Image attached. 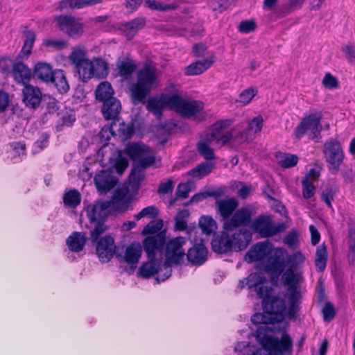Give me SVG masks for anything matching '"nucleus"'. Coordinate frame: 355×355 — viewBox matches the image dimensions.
<instances>
[{
    "instance_id": "aec40b11",
    "label": "nucleus",
    "mask_w": 355,
    "mask_h": 355,
    "mask_svg": "<svg viewBox=\"0 0 355 355\" xmlns=\"http://www.w3.org/2000/svg\"><path fill=\"white\" fill-rule=\"evenodd\" d=\"M240 137L244 141L252 140L256 134L260 132L263 126V118L261 116L252 119L250 122L241 123Z\"/></svg>"
},
{
    "instance_id": "2f4dec72",
    "label": "nucleus",
    "mask_w": 355,
    "mask_h": 355,
    "mask_svg": "<svg viewBox=\"0 0 355 355\" xmlns=\"http://www.w3.org/2000/svg\"><path fill=\"white\" fill-rule=\"evenodd\" d=\"M128 191H118L114 195L110 201H105L109 203V212L111 209L116 211H124L128 207V202L125 199Z\"/></svg>"
},
{
    "instance_id": "f257e3e1",
    "label": "nucleus",
    "mask_w": 355,
    "mask_h": 355,
    "mask_svg": "<svg viewBox=\"0 0 355 355\" xmlns=\"http://www.w3.org/2000/svg\"><path fill=\"white\" fill-rule=\"evenodd\" d=\"M269 333L266 327H258L253 335L261 347L241 341L236 344L234 350L243 355H286L293 352V341L288 334L284 333L279 338Z\"/></svg>"
},
{
    "instance_id": "37998d69",
    "label": "nucleus",
    "mask_w": 355,
    "mask_h": 355,
    "mask_svg": "<svg viewBox=\"0 0 355 355\" xmlns=\"http://www.w3.org/2000/svg\"><path fill=\"white\" fill-rule=\"evenodd\" d=\"M315 257V266L322 272L326 268L328 257L327 248L324 244L318 246Z\"/></svg>"
},
{
    "instance_id": "7ed1b4c3",
    "label": "nucleus",
    "mask_w": 355,
    "mask_h": 355,
    "mask_svg": "<svg viewBox=\"0 0 355 355\" xmlns=\"http://www.w3.org/2000/svg\"><path fill=\"white\" fill-rule=\"evenodd\" d=\"M187 240L184 237L178 236L165 241L164 243V256L166 261L163 265L164 272L163 275L159 274L156 278L157 282H164L168 279L172 272L171 265L179 264L186 256Z\"/></svg>"
},
{
    "instance_id": "0eeeda50",
    "label": "nucleus",
    "mask_w": 355,
    "mask_h": 355,
    "mask_svg": "<svg viewBox=\"0 0 355 355\" xmlns=\"http://www.w3.org/2000/svg\"><path fill=\"white\" fill-rule=\"evenodd\" d=\"M79 78L87 82L94 76L98 78H103L108 74L107 63L101 58H94L87 60L76 67Z\"/></svg>"
},
{
    "instance_id": "a878e982",
    "label": "nucleus",
    "mask_w": 355,
    "mask_h": 355,
    "mask_svg": "<svg viewBox=\"0 0 355 355\" xmlns=\"http://www.w3.org/2000/svg\"><path fill=\"white\" fill-rule=\"evenodd\" d=\"M121 110V103L116 98L105 101L102 106V113L106 120H113L115 121L116 119H118V115Z\"/></svg>"
},
{
    "instance_id": "ddd939ff",
    "label": "nucleus",
    "mask_w": 355,
    "mask_h": 355,
    "mask_svg": "<svg viewBox=\"0 0 355 355\" xmlns=\"http://www.w3.org/2000/svg\"><path fill=\"white\" fill-rule=\"evenodd\" d=\"M92 242L96 247V253L101 262H108L114 255L116 246L111 236H101Z\"/></svg>"
},
{
    "instance_id": "680f3d73",
    "label": "nucleus",
    "mask_w": 355,
    "mask_h": 355,
    "mask_svg": "<svg viewBox=\"0 0 355 355\" xmlns=\"http://www.w3.org/2000/svg\"><path fill=\"white\" fill-rule=\"evenodd\" d=\"M134 132L132 125L125 124L121 123L119 124V128L116 130V133L118 134L123 139H130Z\"/></svg>"
},
{
    "instance_id": "ea45409f",
    "label": "nucleus",
    "mask_w": 355,
    "mask_h": 355,
    "mask_svg": "<svg viewBox=\"0 0 355 355\" xmlns=\"http://www.w3.org/2000/svg\"><path fill=\"white\" fill-rule=\"evenodd\" d=\"M24 45L20 52V57L28 58V55L31 53L36 35L33 31H26L24 32Z\"/></svg>"
},
{
    "instance_id": "bf43d9fd",
    "label": "nucleus",
    "mask_w": 355,
    "mask_h": 355,
    "mask_svg": "<svg viewBox=\"0 0 355 355\" xmlns=\"http://www.w3.org/2000/svg\"><path fill=\"white\" fill-rule=\"evenodd\" d=\"M257 93V89L254 88H248L240 94L237 102L243 105H245L252 100Z\"/></svg>"
},
{
    "instance_id": "3c124183",
    "label": "nucleus",
    "mask_w": 355,
    "mask_h": 355,
    "mask_svg": "<svg viewBox=\"0 0 355 355\" xmlns=\"http://www.w3.org/2000/svg\"><path fill=\"white\" fill-rule=\"evenodd\" d=\"M145 6L151 10H156L159 11H166L174 10L176 6L174 3H166L162 1L156 0H146Z\"/></svg>"
},
{
    "instance_id": "69168bd1",
    "label": "nucleus",
    "mask_w": 355,
    "mask_h": 355,
    "mask_svg": "<svg viewBox=\"0 0 355 355\" xmlns=\"http://www.w3.org/2000/svg\"><path fill=\"white\" fill-rule=\"evenodd\" d=\"M103 220H99L96 222H94L95 223V227L94 230L91 232V241H94L97 239H99L102 234L106 230L107 227L104 225Z\"/></svg>"
},
{
    "instance_id": "052dcab7",
    "label": "nucleus",
    "mask_w": 355,
    "mask_h": 355,
    "mask_svg": "<svg viewBox=\"0 0 355 355\" xmlns=\"http://www.w3.org/2000/svg\"><path fill=\"white\" fill-rule=\"evenodd\" d=\"M302 196L305 199H309L313 197L315 193V187L313 183L309 181L307 179H302Z\"/></svg>"
},
{
    "instance_id": "864d4df0",
    "label": "nucleus",
    "mask_w": 355,
    "mask_h": 355,
    "mask_svg": "<svg viewBox=\"0 0 355 355\" xmlns=\"http://www.w3.org/2000/svg\"><path fill=\"white\" fill-rule=\"evenodd\" d=\"M137 67L131 62H121L118 64L119 75L125 79H128L135 71Z\"/></svg>"
},
{
    "instance_id": "13d9d810",
    "label": "nucleus",
    "mask_w": 355,
    "mask_h": 355,
    "mask_svg": "<svg viewBox=\"0 0 355 355\" xmlns=\"http://www.w3.org/2000/svg\"><path fill=\"white\" fill-rule=\"evenodd\" d=\"M159 214V209L154 205L146 207L141 210L135 216L137 220H139L142 218H155Z\"/></svg>"
},
{
    "instance_id": "f8f14e48",
    "label": "nucleus",
    "mask_w": 355,
    "mask_h": 355,
    "mask_svg": "<svg viewBox=\"0 0 355 355\" xmlns=\"http://www.w3.org/2000/svg\"><path fill=\"white\" fill-rule=\"evenodd\" d=\"M114 148L113 145L104 144L98 151V157H101L104 160H107L116 168L118 173H122L128 166V160L123 157L121 151L116 150V158H114L112 153Z\"/></svg>"
},
{
    "instance_id": "774afa93",
    "label": "nucleus",
    "mask_w": 355,
    "mask_h": 355,
    "mask_svg": "<svg viewBox=\"0 0 355 355\" xmlns=\"http://www.w3.org/2000/svg\"><path fill=\"white\" fill-rule=\"evenodd\" d=\"M264 279L259 274L252 273L246 278L245 284L249 288H257L260 283L263 282Z\"/></svg>"
},
{
    "instance_id": "412c9836",
    "label": "nucleus",
    "mask_w": 355,
    "mask_h": 355,
    "mask_svg": "<svg viewBox=\"0 0 355 355\" xmlns=\"http://www.w3.org/2000/svg\"><path fill=\"white\" fill-rule=\"evenodd\" d=\"M85 211L91 223L103 220L109 214V203L98 201L87 205Z\"/></svg>"
},
{
    "instance_id": "5fc2aeb1",
    "label": "nucleus",
    "mask_w": 355,
    "mask_h": 355,
    "mask_svg": "<svg viewBox=\"0 0 355 355\" xmlns=\"http://www.w3.org/2000/svg\"><path fill=\"white\" fill-rule=\"evenodd\" d=\"M189 216V212L188 210L183 209L180 211L175 218V230L179 231H183L187 229V218Z\"/></svg>"
},
{
    "instance_id": "8fccbe9b",
    "label": "nucleus",
    "mask_w": 355,
    "mask_h": 355,
    "mask_svg": "<svg viewBox=\"0 0 355 355\" xmlns=\"http://www.w3.org/2000/svg\"><path fill=\"white\" fill-rule=\"evenodd\" d=\"M305 257L300 252H297L288 256L286 263L288 268L297 270L304 262Z\"/></svg>"
},
{
    "instance_id": "c03bdc74",
    "label": "nucleus",
    "mask_w": 355,
    "mask_h": 355,
    "mask_svg": "<svg viewBox=\"0 0 355 355\" xmlns=\"http://www.w3.org/2000/svg\"><path fill=\"white\" fill-rule=\"evenodd\" d=\"M274 316L270 315V314L264 313H257L252 315L251 317V321L253 324H260L259 327L265 326L269 330L270 333L269 334L271 335L272 329L269 328L268 327V324L273 323L275 321Z\"/></svg>"
},
{
    "instance_id": "1a4fd4ad",
    "label": "nucleus",
    "mask_w": 355,
    "mask_h": 355,
    "mask_svg": "<svg viewBox=\"0 0 355 355\" xmlns=\"http://www.w3.org/2000/svg\"><path fill=\"white\" fill-rule=\"evenodd\" d=\"M204 103L201 101H189L174 94L173 110L187 118L195 117L202 120L200 112L204 108Z\"/></svg>"
},
{
    "instance_id": "a211bd4d",
    "label": "nucleus",
    "mask_w": 355,
    "mask_h": 355,
    "mask_svg": "<svg viewBox=\"0 0 355 355\" xmlns=\"http://www.w3.org/2000/svg\"><path fill=\"white\" fill-rule=\"evenodd\" d=\"M174 94L162 95L158 98H151L147 103V109L157 116L162 115V110L168 107L173 110Z\"/></svg>"
},
{
    "instance_id": "39448f33",
    "label": "nucleus",
    "mask_w": 355,
    "mask_h": 355,
    "mask_svg": "<svg viewBox=\"0 0 355 355\" xmlns=\"http://www.w3.org/2000/svg\"><path fill=\"white\" fill-rule=\"evenodd\" d=\"M321 112H314L303 117L300 123L294 130V135L296 138L300 139L305 134L308 133L312 139L320 138V132L322 129Z\"/></svg>"
},
{
    "instance_id": "6ab92c4d",
    "label": "nucleus",
    "mask_w": 355,
    "mask_h": 355,
    "mask_svg": "<svg viewBox=\"0 0 355 355\" xmlns=\"http://www.w3.org/2000/svg\"><path fill=\"white\" fill-rule=\"evenodd\" d=\"M164 243L165 236L162 232L147 236L143 241V246L148 258H156L157 252L163 248Z\"/></svg>"
},
{
    "instance_id": "58836bf2",
    "label": "nucleus",
    "mask_w": 355,
    "mask_h": 355,
    "mask_svg": "<svg viewBox=\"0 0 355 355\" xmlns=\"http://www.w3.org/2000/svg\"><path fill=\"white\" fill-rule=\"evenodd\" d=\"M275 157L278 164L284 168H288L297 165L299 158L297 155L286 153L277 152Z\"/></svg>"
},
{
    "instance_id": "0e129e2a",
    "label": "nucleus",
    "mask_w": 355,
    "mask_h": 355,
    "mask_svg": "<svg viewBox=\"0 0 355 355\" xmlns=\"http://www.w3.org/2000/svg\"><path fill=\"white\" fill-rule=\"evenodd\" d=\"M155 161V156L150 153V150L148 153H146L138 161L137 164V168H146L150 166H152Z\"/></svg>"
},
{
    "instance_id": "49530a36",
    "label": "nucleus",
    "mask_w": 355,
    "mask_h": 355,
    "mask_svg": "<svg viewBox=\"0 0 355 355\" xmlns=\"http://www.w3.org/2000/svg\"><path fill=\"white\" fill-rule=\"evenodd\" d=\"M213 166L209 163H202L188 172V175L193 178H202L209 174Z\"/></svg>"
},
{
    "instance_id": "f3484780",
    "label": "nucleus",
    "mask_w": 355,
    "mask_h": 355,
    "mask_svg": "<svg viewBox=\"0 0 355 355\" xmlns=\"http://www.w3.org/2000/svg\"><path fill=\"white\" fill-rule=\"evenodd\" d=\"M284 297L288 303L286 316L289 318H295L300 309L302 293L297 288H287Z\"/></svg>"
},
{
    "instance_id": "4d7b16f0",
    "label": "nucleus",
    "mask_w": 355,
    "mask_h": 355,
    "mask_svg": "<svg viewBox=\"0 0 355 355\" xmlns=\"http://www.w3.org/2000/svg\"><path fill=\"white\" fill-rule=\"evenodd\" d=\"M163 227V222L162 220H156L150 221L142 230L141 234L143 235H148L157 234Z\"/></svg>"
},
{
    "instance_id": "4be33fe9",
    "label": "nucleus",
    "mask_w": 355,
    "mask_h": 355,
    "mask_svg": "<svg viewBox=\"0 0 355 355\" xmlns=\"http://www.w3.org/2000/svg\"><path fill=\"white\" fill-rule=\"evenodd\" d=\"M231 243L234 251L245 250L252 241V233L246 229L235 230L230 234Z\"/></svg>"
},
{
    "instance_id": "e433bc0d",
    "label": "nucleus",
    "mask_w": 355,
    "mask_h": 355,
    "mask_svg": "<svg viewBox=\"0 0 355 355\" xmlns=\"http://www.w3.org/2000/svg\"><path fill=\"white\" fill-rule=\"evenodd\" d=\"M34 74L44 82H49L53 78L54 71L50 64L46 62H38L35 66Z\"/></svg>"
},
{
    "instance_id": "dca6fc26",
    "label": "nucleus",
    "mask_w": 355,
    "mask_h": 355,
    "mask_svg": "<svg viewBox=\"0 0 355 355\" xmlns=\"http://www.w3.org/2000/svg\"><path fill=\"white\" fill-rule=\"evenodd\" d=\"M142 246L138 242H134L126 247L123 253L117 254L120 261L128 263L131 270L137 268V263L141 257Z\"/></svg>"
},
{
    "instance_id": "f03ea898",
    "label": "nucleus",
    "mask_w": 355,
    "mask_h": 355,
    "mask_svg": "<svg viewBox=\"0 0 355 355\" xmlns=\"http://www.w3.org/2000/svg\"><path fill=\"white\" fill-rule=\"evenodd\" d=\"M286 254L287 250L284 248H274L268 241H259L250 248L244 259L248 263L261 261L257 268L277 278L284 272Z\"/></svg>"
},
{
    "instance_id": "9b49d317",
    "label": "nucleus",
    "mask_w": 355,
    "mask_h": 355,
    "mask_svg": "<svg viewBox=\"0 0 355 355\" xmlns=\"http://www.w3.org/2000/svg\"><path fill=\"white\" fill-rule=\"evenodd\" d=\"M255 211L253 207L246 206L237 209L232 216V218L226 220L223 227L227 232H232L239 227H246L250 225L252 217Z\"/></svg>"
},
{
    "instance_id": "2eb2a0df",
    "label": "nucleus",
    "mask_w": 355,
    "mask_h": 355,
    "mask_svg": "<svg viewBox=\"0 0 355 355\" xmlns=\"http://www.w3.org/2000/svg\"><path fill=\"white\" fill-rule=\"evenodd\" d=\"M61 31L71 37H79L83 33V24L80 19L71 16H59L55 18Z\"/></svg>"
},
{
    "instance_id": "338daca9",
    "label": "nucleus",
    "mask_w": 355,
    "mask_h": 355,
    "mask_svg": "<svg viewBox=\"0 0 355 355\" xmlns=\"http://www.w3.org/2000/svg\"><path fill=\"white\" fill-rule=\"evenodd\" d=\"M322 83L324 87L329 89H337L339 86L337 78L330 73H325Z\"/></svg>"
},
{
    "instance_id": "bb28decb",
    "label": "nucleus",
    "mask_w": 355,
    "mask_h": 355,
    "mask_svg": "<svg viewBox=\"0 0 355 355\" xmlns=\"http://www.w3.org/2000/svg\"><path fill=\"white\" fill-rule=\"evenodd\" d=\"M146 21V19L144 17H137L121 24L120 30L128 39H131L144 27Z\"/></svg>"
},
{
    "instance_id": "6e6552de",
    "label": "nucleus",
    "mask_w": 355,
    "mask_h": 355,
    "mask_svg": "<svg viewBox=\"0 0 355 355\" xmlns=\"http://www.w3.org/2000/svg\"><path fill=\"white\" fill-rule=\"evenodd\" d=\"M324 155L329 170L333 174H336L344 159V153L338 141L331 139L324 144Z\"/></svg>"
},
{
    "instance_id": "79ce46f5",
    "label": "nucleus",
    "mask_w": 355,
    "mask_h": 355,
    "mask_svg": "<svg viewBox=\"0 0 355 355\" xmlns=\"http://www.w3.org/2000/svg\"><path fill=\"white\" fill-rule=\"evenodd\" d=\"M50 81L54 83L58 90L61 93H65L69 89L64 71L62 70L54 71L53 78Z\"/></svg>"
},
{
    "instance_id": "72a5a7b5",
    "label": "nucleus",
    "mask_w": 355,
    "mask_h": 355,
    "mask_svg": "<svg viewBox=\"0 0 355 355\" xmlns=\"http://www.w3.org/2000/svg\"><path fill=\"white\" fill-rule=\"evenodd\" d=\"M150 151L149 147L141 143L129 144L125 149V153L134 162L138 161L146 153Z\"/></svg>"
},
{
    "instance_id": "20e7f679",
    "label": "nucleus",
    "mask_w": 355,
    "mask_h": 355,
    "mask_svg": "<svg viewBox=\"0 0 355 355\" xmlns=\"http://www.w3.org/2000/svg\"><path fill=\"white\" fill-rule=\"evenodd\" d=\"M157 74L155 69L145 67L137 71V80L130 84L129 90L134 103L142 101L155 85Z\"/></svg>"
},
{
    "instance_id": "b1692460",
    "label": "nucleus",
    "mask_w": 355,
    "mask_h": 355,
    "mask_svg": "<svg viewBox=\"0 0 355 355\" xmlns=\"http://www.w3.org/2000/svg\"><path fill=\"white\" fill-rule=\"evenodd\" d=\"M23 101L26 106L35 108L41 102L42 93L38 87L26 84L23 89Z\"/></svg>"
},
{
    "instance_id": "a19ab883",
    "label": "nucleus",
    "mask_w": 355,
    "mask_h": 355,
    "mask_svg": "<svg viewBox=\"0 0 355 355\" xmlns=\"http://www.w3.org/2000/svg\"><path fill=\"white\" fill-rule=\"evenodd\" d=\"M95 94L96 99L102 102H105V101H108L110 98H114L112 96L114 90L108 82H103L99 84L96 89Z\"/></svg>"
},
{
    "instance_id": "e2e57ef3",
    "label": "nucleus",
    "mask_w": 355,
    "mask_h": 355,
    "mask_svg": "<svg viewBox=\"0 0 355 355\" xmlns=\"http://www.w3.org/2000/svg\"><path fill=\"white\" fill-rule=\"evenodd\" d=\"M114 126H116L115 121H114L110 125V126H104L101 129L98 134V137H100L102 142L108 141L110 139L111 136L116 135Z\"/></svg>"
},
{
    "instance_id": "5701e85b",
    "label": "nucleus",
    "mask_w": 355,
    "mask_h": 355,
    "mask_svg": "<svg viewBox=\"0 0 355 355\" xmlns=\"http://www.w3.org/2000/svg\"><path fill=\"white\" fill-rule=\"evenodd\" d=\"M94 182L98 190L101 192L112 189L116 184V180L108 170L101 171L94 177Z\"/></svg>"
},
{
    "instance_id": "4468645a",
    "label": "nucleus",
    "mask_w": 355,
    "mask_h": 355,
    "mask_svg": "<svg viewBox=\"0 0 355 355\" xmlns=\"http://www.w3.org/2000/svg\"><path fill=\"white\" fill-rule=\"evenodd\" d=\"M262 308L264 312L274 316L276 321H282L284 314L286 315V306L283 299L271 296L262 300Z\"/></svg>"
},
{
    "instance_id": "7c9ffc66",
    "label": "nucleus",
    "mask_w": 355,
    "mask_h": 355,
    "mask_svg": "<svg viewBox=\"0 0 355 355\" xmlns=\"http://www.w3.org/2000/svg\"><path fill=\"white\" fill-rule=\"evenodd\" d=\"M214 57L211 56L203 60L196 61L185 68V74L187 76H196L202 73L209 69L214 62Z\"/></svg>"
},
{
    "instance_id": "cd10ccee",
    "label": "nucleus",
    "mask_w": 355,
    "mask_h": 355,
    "mask_svg": "<svg viewBox=\"0 0 355 355\" xmlns=\"http://www.w3.org/2000/svg\"><path fill=\"white\" fill-rule=\"evenodd\" d=\"M207 254V249L202 244H198L189 249L186 255L193 264L201 265L206 261Z\"/></svg>"
},
{
    "instance_id": "a18cd8bd",
    "label": "nucleus",
    "mask_w": 355,
    "mask_h": 355,
    "mask_svg": "<svg viewBox=\"0 0 355 355\" xmlns=\"http://www.w3.org/2000/svg\"><path fill=\"white\" fill-rule=\"evenodd\" d=\"M80 194L75 189L66 192L63 196L64 203L70 207H76L80 203Z\"/></svg>"
},
{
    "instance_id": "4c0bfd02",
    "label": "nucleus",
    "mask_w": 355,
    "mask_h": 355,
    "mask_svg": "<svg viewBox=\"0 0 355 355\" xmlns=\"http://www.w3.org/2000/svg\"><path fill=\"white\" fill-rule=\"evenodd\" d=\"M282 280L287 288H297V285L302 280V275L300 272H295L292 268H288L283 273Z\"/></svg>"
},
{
    "instance_id": "c756f323",
    "label": "nucleus",
    "mask_w": 355,
    "mask_h": 355,
    "mask_svg": "<svg viewBox=\"0 0 355 355\" xmlns=\"http://www.w3.org/2000/svg\"><path fill=\"white\" fill-rule=\"evenodd\" d=\"M12 73L15 81L24 85L28 84L31 78L30 69L20 62L14 64Z\"/></svg>"
},
{
    "instance_id": "09e8293b",
    "label": "nucleus",
    "mask_w": 355,
    "mask_h": 355,
    "mask_svg": "<svg viewBox=\"0 0 355 355\" xmlns=\"http://www.w3.org/2000/svg\"><path fill=\"white\" fill-rule=\"evenodd\" d=\"M199 226L202 232L207 235L211 234L216 227L215 220L208 216H202L200 218Z\"/></svg>"
},
{
    "instance_id": "de8ad7c7",
    "label": "nucleus",
    "mask_w": 355,
    "mask_h": 355,
    "mask_svg": "<svg viewBox=\"0 0 355 355\" xmlns=\"http://www.w3.org/2000/svg\"><path fill=\"white\" fill-rule=\"evenodd\" d=\"M209 143L206 140L200 141L197 145V149L199 154L207 160H212L215 159V155L213 149L210 147Z\"/></svg>"
},
{
    "instance_id": "423d86ee",
    "label": "nucleus",
    "mask_w": 355,
    "mask_h": 355,
    "mask_svg": "<svg viewBox=\"0 0 355 355\" xmlns=\"http://www.w3.org/2000/svg\"><path fill=\"white\" fill-rule=\"evenodd\" d=\"M250 228L261 238H268L283 232L286 227L283 223H273L268 215H260L252 221Z\"/></svg>"
},
{
    "instance_id": "393cba45",
    "label": "nucleus",
    "mask_w": 355,
    "mask_h": 355,
    "mask_svg": "<svg viewBox=\"0 0 355 355\" xmlns=\"http://www.w3.org/2000/svg\"><path fill=\"white\" fill-rule=\"evenodd\" d=\"M230 232H222L217 235L211 241L214 252L218 254H225L233 250L231 243Z\"/></svg>"
},
{
    "instance_id": "603ef678",
    "label": "nucleus",
    "mask_w": 355,
    "mask_h": 355,
    "mask_svg": "<svg viewBox=\"0 0 355 355\" xmlns=\"http://www.w3.org/2000/svg\"><path fill=\"white\" fill-rule=\"evenodd\" d=\"M69 60L77 67L88 59L86 58V51L79 47H76L73 49L72 52L69 55Z\"/></svg>"
},
{
    "instance_id": "c9c22d12",
    "label": "nucleus",
    "mask_w": 355,
    "mask_h": 355,
    "mask_svg": "<svg viewBox=\"0 0 355 355\" xmlns=\"http://www.w3.org/2000/svg\"><path fill=\"white\" fill-rule=\"evenodd\" d=\"M102 0H62L59 5L60 10L67 8L80 9L99 3Z\"/></svg>"
},
{
    "instance_id": "9d476101",
    "label": "nucleus",
    "mask_w": 355,
    "mask_h": 355,
    "mask_svg": "<svg viewBox=\"0 0 355 355\" xmlns=\"http://www.w3.org/2000/svg\"><path fill=\"white\" fill-rule=\"evenodd\" d=\"M232 124V120L225 119L217 121L211 125L205 135L209 143H215L218 148L226 144L232 138V134L226 132V129Z\"/></svg>"
},
{
    "instance_id": "c85d7f7f",
    "label": "nucleus",
    "mask_w": 355,
    "mask_h": 355,
    "mask_svg": "<svg viewBox=\"0 0 355 355\" xmlns=\"http://www.w3.org/2000/svg\"><path fill=\"white\" fill-rule=\"evenodd\" d=\"M216 208L220 216L224 218L227 219L230 216H232L234 211L237 208L239 203L238 201L234 198H230L227 199H223L218 200L216 202Z\"/></svg>"
},
{
    "instance_id": "473e14b6",
    "label": "nucleus",
    "mask_w": 355,
    "mask_h": 355,
    "mask_svg": "<svg viewBox=\"0 0 355 355\" xmlns=\"http://www.w3.org/2000/svg\"><path fill=\"white\" fill-rule=\"evenodd\" d=\"M86 241L85 234L74 232L67 239L66 243L70 251L79 252L84 248Z\"/></svg>"
},
{
    "instance_id": "f704fd0d",
    "label": "nucleus",
    "mask_w": 355,
    "mask_h": 355,
    "mask_svg": "<svg viewBox=\"0 0 355 355\" xmlns=\"http://www.w3.org/2000/svg\"><path fill=\"white\" fill-rule=\"evenodd\" d=\"M160 261L155 258L149 259L139 269V274L144 278H149L159 271ZM162 270V269H160Z\"/></svg>"
},
{
    "instance_id": "6e6d98bb",
    "label": "nucleus",
    "mask_w": 355,
    "mask_h": 355,
    "mask_svg": "<svg viewBox=\"0 0 355 355\" xmlns=\"http://www.w3.org/2000/svg\"><path fill=\"white\" fill-rule=\"evenodd\" d=\"M336 193V188L334 186H327L322 191V200L330 208L332 207L331 202L334 200Z\"/></svg>"
}]
</instances>
